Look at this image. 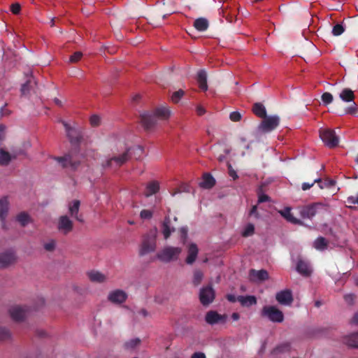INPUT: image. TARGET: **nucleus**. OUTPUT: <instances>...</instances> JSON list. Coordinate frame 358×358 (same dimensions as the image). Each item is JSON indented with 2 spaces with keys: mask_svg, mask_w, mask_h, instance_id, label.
Wrapping results in <instances>:
<instances>
[{
  "mask_svg": "<svg viewBox=\"0 0 358 358\" xmlns=\"http://www.w3.org/2000/svg\"><path fill=\"white\" fill-rule=\"evenodd\" d=\"M10 338V331L6 328L0 327V341L7 340Z\"/></svg>",
  "mask_w": 358,
  "mask_h": 358,
  "instance_id": "obj_46",
  "label": "nucleus"
},
{
  "mask_svg": "<svg viewBox=\"0 0 358 358\" xmlns=\"http://www.w3.org/2000/svg\"><path fill=\"white\" fill-rule=\"evenodd\" d=\"M224 17H225L226 20L229 22H233L235 19V16L234 15H226V13L224 12Z\"/></svg>",
  "mask_w": 358,
  "mask_h": 358,
  "instance_id": "obj_62",
  "label": "nucleus"
},
{
  "mask_svg": "<svg viewBox=\"0 0 358 358\" xmlns=\"http://www.w3.org/2000/svg\"><path fill=\"white\" fill-rule=\"evenodd\" d=\"M54 159L61 165L62 168H71L76 169L79 165V162L73 161L70 154L65 155L63 157H55Z\"/></svg>",
  "mask_w": 358,
  "mask_h": 358,
  "instance_id": "obj_14",
  "label": "nucleus"
},
{
  "mask_svg": "<svg viewBox=\"0 0 358 358\" xmlns=\"http://www.w3.org/2000/svg\"><path fill=\"white\" fill-rule=\"evenodd\" d=\"M298 210L301 218L311 220L317 215H323L329 212V206L326 203L317 202L299 206Z\"/></svg>",
  "mask_w": 358,
  "mask_h": 358,
  "instance_id": "obj_4",
  "label": "nucleus"
},
{
  "mask_svg": "<svg viewBox=\"0 0 358 358\" xmlns=\"http://www.w3.org/2000/svg\"><path fill=\"white\" fill-rule=\"evenodd\" d=\"M10 315L15 321H22L28 315L29 310L26 307L16 306L12 307L10 310Z\"/></svg>",
  "mask_w": 358,
  "mask_h": 358,
  "instance_id": "obj_13",
  "label": "nucleus"
},
{
  "mask_svg": "<svg viewBox=\"0 0 358 358\" xmlns=\"http://www.w3.org/2000/svg\"><path fill=\"white\" fill-rule=\"evenodd\" d=\"M353 104L345 109V113L358 116V108L355 101H352Z\"/></svg>",
  "mask_w": 358,
  "mask_h": 358,
  "instance_id": "obj_43",
  "label": "nucleus"
},
{
  "mask_svg": "<svg viewBox=\"0 0 358 358\" xmlns=\"http://www.w3.org/2000/svg\"><path fill=\"white\" fill-rule=\"evenodd\" d=\"M15 221L19 224H28L33 222L31 217L26 211H22L17 214Z\"/></svg>",
  "mask_w": 358,
  "mask_h": 358,
  "instance_id": "obj_33",
  "label": "nucleus"
},
{
  "mask_svg": "<svg viewBox=\"0 0 358 358\" xmlns=\"http://www.w3.org/2000/svg\"><path fill=\"white\" fill-rule=\"evenodd\" d=\"M108 300L115 304H121L127 299V293L122 289H115L108 293Z\"/></svg>",
  "mask_w": 358,
  "mask_h": 358,
  "instance_id": "obj_11",
  "label": "nucleus"
},
{
  "mask_svg": "<svg viewBox=\"0 0 358 358\" xmlns=\"http://www.w3.org/2000/svg\"><path fill=\"white\" fill-rule=\"evenodd\" d=\"M320 137L325 145L329 148H334L338 145L339 138L336 136L335 131L333 129H321L320 130Z\"/></svg>",
  "mask_w": 358,
  "mask_h": 358,
  "instance_id": "obj_6",
  "label": "nucleus"
},
{
  "mask_svg": "<svg viewBox=\"0 0 358 358\" xmlns=\"http://www.w3.org/2000/svg\"><path fill=\"white\" fill-rule=\"evenodd\" d=\"M159 189V184L157 181H152L149 182L145 188V196H150L154 194H156Z\"/></svg>",
  "mask_w": 358,
  "mask_h": 358,
  "instance_id": "obj_31",
  "label": "nucleus"
},
{
  "mask_svg": "<svg viewBox=\"0 0 358 358\" xmlns=\"http://www.w3.org/2000/svg\"><path fill=\"white\" fill-rule=\"evenodd\" d=\"M56 247V243L54 240H50L43 245L44 249L48 252H52L55 250Z\"/></svg>",
  "mask_w": 358,
  "mask_h": 358,
  "instance_id": "obj_49",
  "label": "nucleus"
},
{
  "mask_svg": "<svg viewBox=\"0 0 358 358\" xmlns=\"http://www.w3.org/2000/svg\"><path fill=\"white\" fill-rule=\"evenodd\" d=\"M314 248L318 250H324L327 248V241L323 237H318L313 243Z\"/></svg>",
  "mask_w": 358,
  "mask_h": 358,
  "instance_id": "obj_36",
  "label": "nucleus"
},
{
  "mask_svg": "<svg viewBox=\"0 0 358 358\" xmlns=\"http://www.w3.org/2000/svg\"><path fill=\"white\" fill-rule=\"evenodd\" d=\"M196 110L197 115H199V116L203 115L206 113L205 108L203 107H202L201 106H198L196 107Z\"/></svg>",
  "mask_w": 358,
  "mask_h": 358,
  "instance_id": "obj_61",
  "label": "nucleus"
},
{
  "mask_svg": "<svg viewBox=\"0 0 358 358\" xmlns=\"http://www.w3.org/2000/svg\"><path fill=\"white\" fill-rule=\"evenodd\" d=\"M321 99H322L323 103L325 106L329 105L331 103H332L333 99H334L332 94L329 92L323 93L321 96Z\"/></svg>",
  "mask_w": 358,
  "mask_h": 358,
  "instance_id": "obj_41",
  "label": "nucleus"
},
{
  "mask_svg": "<svg viewBox=\"0 0 358 358\" xmlns=\"http://www.w3.org/2000/svg\"><path fill=\"white\" fill-rule=\"evenodd\" d=\"M17 257L14 252L6 251L0 254V269L7 268L16 262Z\"/></svg>",
  "mask_w": 358,
  "mask_h": 358,
  "instance_id": "obj_12",
  "label": "nucleus"
},
{
  "mask_svg": "<svg viewBox=\"0 0 358 358\" xmlns=\"http://www.w3.org/2000/svg\"><path fill=\"white\" fill-rule=\"evenodd\" d=\"M229 175L234 180H236L238 177L236 172L232 169L231 165L229 166Z\"/></svg>",
  "mask_w": 358,
  "mask_h": 358,
  "instance_id": "obj_59",
  "label": "nucleus"
},
{
  "mask_svg": "<svg viewBox=\"0 0 358 358\" xmlns=\"http://www.w3.org/2000/svg\"><path fill=\"white\" fill-rule=\"evenodd\" d=\"M262 316L267 317L273 322H282L284 315L281 310L273 306H265L262 310Z\"/></svg>",
  "mask_w": 358,
  "mask_h": 358,
  "instance_id": "obj_7",
  "label": "nucleus"
},
{
  "mask_svg": "<svg viewBox=\"0 0 358 358\" xmlns=\"http://www.w3.org/2000/svg\"><path fill=\"white\" fill-rule=\"evenodd\" d=\"M227 299L230 302H232V303H234L236 302L237 300V297H236L233 294H228L227 296Z\"/></svg>",
  "mask_w": 358,
  "mask_h": 358,
  "instance_id": "obj_64",
  "label": "nucleus"
},
{
  "mask_svg": "<svg viewBox=\"0 0 358 358\" xmlns=\"http://www.w3.org/2000/svg\"><path fill=\"white\" fill-rule=\"evenodd\" d=\"M237 300L241 306L249 307L257 303V299L254 296H238Z\"/></svg>",
  "mask_w": 358,
  "mask_h": 358,
  "instance_id": "obj_28",
  "label": "nucleus"
},
{
  "mask_svg": "<svg viewBox=\"0 0 358 358\" xmlns=\"http://www.w3.org/2000/svg\"><path fill=\"white\" fill-rule=\"evenodd\" d=\"M193 26L199 31H205L209 27V22L205 17H199L194 20Z\"/></svg>",
  "mask_w": 358,
  "mask_h": 358,
  "instance_id": "obj_26",
  "label": "nucleus"
},
{
  "mask_svg": "<svg viewBox=\"0 0 358 358\" xmlns=\"http://www.w3.org/2000/svg\"><path fill=\"white\" fill-rule=\"evenodd\" d=\"M250 280L252 282H259L268 279V273L264 269H250L249 271Z\"/></svg>",
  "mask_w": 358,
  "mask_h": 358,
  "instance_id": "obj_16",
  "label": "nucleus"
},
{
  "mask_svg": "<svg viewBox=\"0 0 358 358\" xmlns=\"http://www.w3.org/2000/svg\"><path fill=\"white\" fill-rule=\"evenodd\" d=\"M197 82L199 88L203 91L208 90L207 74L204 70H200L197 74Z\"/></svg>",
  "mask_w": 358,
  "mask_h": 358,
  "instance_id": "obj_27",
  "label": "nucleus"
},
{
  "mask_svg": "<svg viewBox=\"0 0 358 358\" xmlns=\"http://www.w3.org/2000/svg\"><path fill=\"white\" fill-rule=\"evenodd\" d=\"M131 148L124 147L122 150L113 151L112 155L101 163L103 169H116L127 163L131 157Z\"/></svg>",
  "mask_w": 358,
  "mask_h": 358,
  "instance_id": "obj_2",
  "label": "nucleus"
},
{
  "mask_svg": "<svg viewBox=\"0 0 358 358\" xmlns=\"http://www.w3.org/2000/svg\"><path fill=\"white\" fill-rule=\"evenodd\" d=\"M290 207H285L279 211L280 214L289 222L293 224H303L299 220L296 219L291 213Z\"/></svg>",
  "mask_w": 358,
  "mask_h": 358,
  "instance_id": "obj_23",
  "label": "nucleus"
},
{
  "mask_svg": "<svg viewBox=\"0 0 358 358\" xmlns=\"http://www.w3.org/2000/svg\"><path fill=\"white\" fill-rule=\"evenodd\" d=\"M199 296L201 304L204 306H207L214 301L215 292L212 285H208L200 289Z\"/></svg>",
  "mask_w": 358,
  "mask_h": 358,
  "instance_id": "obj_9",
  "label": "nucleus"
},
{
  "mask_svg": "<svg viewBox=\"0 0 358 358\" xmlns=\"http://www.w3.org/2000/svg\"><path fill=\"white\" fill-rule=\"evenodd\" d=\"M215 185V180L211 174L206 173L203 176V180L199 183L200 187L204 189H211Z\"/></svg>",
  "mask_w": 358,
  "mask_h": 358,
  "instance_id": "obj_24",
  "label": "nucleus"
},
{
  "mask_svg": "<svg viewBox=\"0 0 358 358\" xmlns=\"http://www.w3.org/2000/svg\"><path fill=\"white\" fill-rule=\"evenodd\" d=\"M152 210L144 209L141 211L140 217L143 220H149L152 218Z\"/></svg>",
  "mask_w": 358,
  "mask_h": 358,
  "instance_id": "obj_45",
  "label": "nucleus"
},
{
  "mask_svg": "<svg viewBox=\"0 0 358 358\" xmlns=\"http://www.w3.org/2000/svg\"><path fill=\"white\" fill-rule=\"evenodd\" d=\"M63 125L65 127L66 135L69 138L71 143H77L80 142V136L78 134V131L65 122H63Z\"/></svg>",
  "mask_w": 358,
  "mask_h": 358,
  "instance_id": "obj_17",
  "label": "nucleus"
},
{
  "mask_svg": "<svg viewBox=\"0 0 358 358\" xmlns=\"http://www.w3.org/2000/svg\"><path fill=\"white\" fill-rule=\"evenodd\" d=\"M170 113V110L166 107L157 108L153 113L144 112L141 115V124L145 130H150L157 124V118L168 119Z\"/></svg>",
  "mask_w": 358,
  "mask_h": 358,
  "instance_id": "obj_3",
  "label": "nucleus"
},
{
  "mask_svg": "<svg viewBox=\"0 0 358 358\" xmlns=\"http://www.w3.org/2000/svg\"><path fill=\"white\" fill-rule=\"evenodd\" d=\"M203 278V273L199 270H196L194 272L192 283L194 286H198L202 281Z\"/></svg>",
  "mask_w": 358,
  "mask_h": 358,
  "instance_id": "obj_39",
  "label": "nucleus"
},
{
  "mask_svg": "<svg viewBox=\"0 0 358 358\" xmlns=\"http://www.w3.org/2000/svg\"><path fill=\"white\" fill-rule=\"evenodd\" d=\"M343 343L350 348H358V332L344 336Z\"/></svg>",
  "mask_w": 358,
  "mask_h": 358,
  "instance_id": "obj_22",
  "label": "nucleus"
},
{
  "mask_svg": "<svg viewBox=\"0 0 358 358\" xmlns=\"http://www.w3.org/2000/svg\"><path fill=\"white\" fill-rule=\"evenodd\" d=\"M9 201L8 196L0 199V222H3L9 210Z\"/></svg>",
  "mask_w": 358,
  "mask_h": 358,
  "instance_id": "obj_19",
  "label": "nucleus"
},
{
  "mask_svg": "<svg viewBox=\"0 0 358 358\" xmlns=\"http://www.w3.org/2000/svg\"><path fill=\"white\" fill-rule=\"evenodd\" d=\"M255 232L254 225H247L245 229L242 231V236L244 237H248L252 236Z\"/></svg>",
  "mask_w": 358,
  "mask_h": 358,
  "instance_id": "obj_50",
  "label": "nucleus"
},
{
  "mask_svg": "<svg viewBox=\"0 0 358 358\" xmlns=\"http://www.w3.org/2000/svg\"><path fill=\"white\" fill-rule=\"evenodd\" d=\"M83 56V53L81 52H76L70 57V62L76 63L78 62Z\"/></svg>",
  "mask_w": 358,
  "mask_h": 358,
  "instance_id": "obj_53",
  "label": "nucleus"
},
{
  "mask_svg": "<svg viewBox=\"0 0 358 358\" xmlns=\"http://www.w3.org/2000/svg\"><path fill=\"white\" fill-rule=\"evenodd\" d=\"M182 252V248L172 245H165L158 250L154 259L158 260L163 264H169L176 262Z\"/></svg>",
  "mask_w": 358,
  "mask_h": 358,
  "instance_id": "obj_5",
  "label": "nucleus"
},
{
  "mask_svg": "<svg viewBox=\"0 0 358 358\" xmlns=\"http://www.w3.org/2000/svg\"><path fill=\"white\" fill-rule=\"evenodd\" d=\"M158 233L157 229L153 227L142 236L138 250L139 257H144L156 251Z\"/></svg>",
  "mask_w": 358,
  "mask_h": 358,
  "instance_id": "obj_1",
  "label": "nucleus"
},
{
  "mask_svg": "<svg viewBox=\"0 0 358 358\" xmlns=\"http://www.w3.org/2000/svg\"><path fill=\"white\" fill-rule=\"evenodd\" d=\"M80 207V201L78 200H75L73 202V204L69 206V212L72 217H75L76 220L78 222H82L83 220L79 218L77 215L78 213Z\"/></svg>",
  "mask_w": 358,
  "mask_h": 358,
  "instance_id": "obj_34",
  "label": "nucleus"
},
{
  "mask_svg": "<svg viewBox=\"0 0 358 358\" xmlns=\"http://www.w3.org/2000/svg\"><path fill=\"white\" fill-rule=\"evenodd\" d=\"M339 97L344 102H351L354 101L355 96L351 89L344 88L339 94Z\"/></svg>",
  "mask_w": 358,
  "mask_h": 358,
  "instance_id": "obj_29",
  "label": "nucleus"
},
{
  "mask_svg": "<svg viewBox=\"0 0 358 358\" xmlns=\"http://www.w3.org/2000/svg\"><path fill=\"white\" fill-rule=\"evenodd\" d=\"M268 200H269V196L268 195L264 194H262L259 195V197H258V203H259L268 201Z\"/></svg>",
  "mask_w": 358,
  "mask_h": 358,
  "instance_id": "obj_58",
  "label": "nucleus"
},
{
  "mask_svg": "<svg viewBox=\"0 0 358 358\" xmlns=\"http://www.w3.org/2000/svg\"><path fill=\"white\" fill-rule=\"evenodd\" d=\"M347 202L350 204L358 205V194L357 196H350L348 197Z\"/></svg>",
  "mask_w": 358,
  "mask_h": 358,
  "instance_id": "obj_56",
  "label": "nucleus"
},
{
  "mask_svg": "<svg viewBox=\"0 0 358 358\" xmlns=\"http://www.w3.org/2000/svg\"><path fill=\"white\" fill-rule=\"evenodd\" d=\"M275 299L280 304L289 306L293 301L292 292L289 289L280 291L276 294Z\"/></svg>",
  "mask_w": 358,
  "mask_h": 358,
  "instance_id": "obj_15",
  "label": "nucleus"
},
{
  "mask_svg": "<svg viewBox=\"0 0 358 358\" xmlns=\"http://www.w3.org/2000/svg\"><path fill=\"white\" fill-rule=\"evenodd\" d=\"M252 112L259 117L264 118L266 116V108L262 103H255L252 106Z\"/></svg>",
  "mask_w": 358,
  "mask_h": 358,
  "instance_id": "obj_32",
  "label": "nucleus"
},
{
  "mask_svg": "<svg viewBox=\"0 0 358 358\" xmlns=\"http://www.w3.org/2000/svg\"><path fill=\"white\" fill-rule=\"evenodd\" d=\"M90 122L92 127H97L101 123V117L97 115H93L90 117Z\"/></svg>",
  "mask_w": 358,
  "mask_h": 358,
  "instance_id": "obj_51",
  "label": "nucleus"
},
{
  "mask_svg": "<svg viewBox=\"0 0 358 358\" xmlns=\"http://www.w3.org/2000/svg\"><path fill=\"white\" fill-rule=\"evenodd\" d=\"M345 31V27L343 24H336L332 29V34L335 36L341 35Z\"/></svg>",
  "mask_w": 358,
  "mask_h": 358,
  "instance_id": "obj_40",
  "label": "nucleus"
},
{
  "mask_svg": "<svg viewBox=\"0 0 358 358\" xmlns=\"http://www.w3.org/2000/svg\"><path fill=\"white\" fill-rule=\"evenodd\" d=\"M87 275L92 282L103 283L107 280V276L99 271H90L87 273Z\"/></svg>",
  "mask_w": 358,
  "mask_h": 358,
  "instance_id": "obj_18",
  "label": "nucleus"
},
{
  "mask_svg": "<svg viewBox=\"0 0 358 358\" xmlns=\"http://www.w3.org/2000/svg\"><path fill=\"white\" fill-rule=\"evenodd\" d=\"M227 318L226 315H220L215 310H210L206 313L205 320L208 324L213 325L225 323Z\"/></svg>",
  "mask_w": 358,
  "mask_h": 358,
  "instance_id": "obj_10",
  "label": "nucleus"
},
{
  "mask_svg": "<svg viewBox=\"0 0 358 358\" xmlns=\"http://www.w3.org/2000/svg\"><path fill=\"white\" fill-rule=\"evenodd\" d=\"M161 232L164 236V240H167L172 232L175 231L173 227H171L170 225H162Z\"/></svg>",
  "mask_w": 358,
  "mask_h": 358,
  "instance_id": "obj_38",
  "label": "nucleus"
},
{
  "mask_svg": "<svg viewBox=\"0 0 358 358\" xmlns=\"http://www.w3.org/2000/svg\"><path fill=\"white\" fill-rule=\"evenodd\" d=\"M185 94V92L182 90H179L178 91H176L173 93L171 96V100L173 103H178L180 99Z\"/></svg>",
  "mask_w": 358,
  "mask_h": 358,
  "instance_id": "obj_44",
  "label": "nucleus"
},
{
  "mask_svg": "<svg viewBox=\"0 0 358 358\" xmlns=\"http://www.w3.org/2000/svg\"><path fill=\"white\" fill-rule=\"evenodd\" d=\"M16 155H11L8 152L4 150L3 148L0 149V165L7 166L12 159H15Z\"/></svg>",
  "mask_w": 358,
  "mask_h": 358,
  "instance_id": "obj_30",
  "label": "nucleus"
},
{
  "mask_svg": "<svg viewBox=\"0 0 358 358\" xmlns=\"http://www.w3.org/2000/svg\"><path fill=\"white\" fill-rule=\"evenodd\" d=\"M343 298H344L345 303L348 305L352 306L355 303V301L356 299V296H355V294L350 293V294H345Z\"/></svg>",
  "mask_w": 358,
  "mask_h": 358,
  "instance_id": "obj_47",
  "label": "nucleus"
},
{
  "mask_svg": "<svg viewBox=\"0 0 358 358\" xmlns=\"http://www.w3.org/2000/svg\"><path fill=\"white\" fill-rule=\"evenodd\" d=\"M257 206H253L250 211V216L253 215L255 217H257Z\"/></svg>",
  "mask_w": 358,
  "mask_h": 358,
  "instance_id": "obj_63",
  "label": "nucleus"
},
{
  "mask_svg": "<svg viewBox=\"0 0 358 358\" xmlns=\"http://www.w3.org/2000/svg\"><path fill=\"white\" fill-rule=\"evenodd\" d=\"M280 124V117L278 115L266 116L263 118L258 129L264 133L271 132L275 129Z\"/></svg>",
  "mask_w": 358,
  "mask_h": 358,
  "instance_id": "obj_8",
  "label": "nucleus"
},
{
  "mask_svg": "<svg viewBox=\"0 0 358 358\" xmlns=\"http://www.w3.org/2000/svg\"><path fill=\"white\" fill-rule=\"evenodd\" d=\"M33 84H36L33 78H29L25 83L21 87V93L22 95H27L29 93L31 89L33 87Z\"/></svg>",
  "mask_w": 358,
  "mask_h": 358,
  "instance_id": "obj_35",
  "label": "nucleus"
},
{
  "mask_svg": "<svg viewBox=\"0 0 358 358\" xmlns=\"http://www.w3.org/2000/svg\"><path fill=\"white\" fill-rule=\"evenodd\" d=\"M141 343V341L138 338H131L124 343L123 348L125 351L133 352L140 345Z\"/></svg>",
  "mask_w": 358,
  "mask_h": 358,
  "instance_id": "obj_25",
  "label": "nucleus"
},
{
  "mask_svg": "<svg viewBox=\"0 0 358 358\" xmlns=\"http://www.w3.org/2000/svg\"><path fill=\"white\" fill-rule=\"evenodd\" d=\"M199 249L195 243H191L189 245L187 250V257L186 258V263L187 264H192L198 255Z\"/></svg>",
  "mask_w": 358,
  "mask_h": 358,
  "instance_id": "obj_21",
  "label": "nucleus"
},
{
  "mask_svg": "<svg viewBox=\"0 0 358 358\" xmlns=\"http://www.w3.org/2000/svg\"><path fill=\"white\" fill-rule=\"evenodd\" d=\"M296 269L301 275L306 277L310 275L312 273L309 264L301 259L298 261Z\"/></svg>",
  "mask_w": 358,
  "mask_h": 358,
  "instance_id": "obj_20",
  "label": "nucleus"
},
{
  "mask_svg": "<svg viewBox=\"0 0 358 358\" xmlns=\"http://www.w3.org/2000/svg\"><path fill=\"white\" fill-rule=\"evenodd\" d=\"M316 182L320 184L322 182V180L320 178H317L312 183L303 182L302 184L301 188L303 191L308 190L310 187H312L314 185V184ZM320 188H323V187L321 185H320Z\"/></svg>",
  "mask_w": 358,
  "mask_h": 358,
  "instance_id": "obj_48",
  "label": "nucleus"
},
{
  "mask_svg": "<svg viewBox=\"0 0 358 358\" xmlns=\"http://www.w3.org/2000/svg\"><path fill=\"white\" fill-rule=\"evenodd\" d=\"M177 222L178 218L174 215H172L171 213H169L167 217H166V220L163 224H170L172 221Z\"/></svg>",
  "mask_w": 358,
  "mask_h": 358,
  "instance_id": "obj_54",
  "label": "nucleus"
},
{
  "mask_svg": "<svg viewBox=\"0 0 358 358\" xmlns=\"http://www.w3.org/2000/svg\"><path fill=\"white\" fill-rule=\"evenodd\" d=\"M290 345L288 343H282L272 350V354L277 355L289 351Z\"/></svg>",
  "mask_w": 358,
  "mask_h": 358,
  "instance_id": "obj_37",
  "label": "nucleus"
},
{
  "mask_svg": "<svg viewBox=\"0 0 358 358\" xmlns=\"http://www.w3.org/2000/svg\"><path fill=\"white\" fill-rule=\"evenodd\" d=\"M59 224H72V222L67 215H64L60 217Z\"/></svg>",
  "mask_w": 358,
  "mask_h": 358,
  "instance_id": "obj_57",
  "label": "nucleus"
},
{
  "mask_svg": "<svg viewBox=\"0 0 358 358\" xmlns=\"http://www.w3.org/2000/svg\"><path fill=\"white\" fill-rule=\"evenodd\" d=\"M10 10L13 14H18L20 11V5L19 3H13Z\"/></svg>",
  "mask_w": 358,
  "mask_h": 358,
  "instance_id": "obj_55",
  "label": "nucleus"
},
{
  "mask_svg": "<svg viewBox=\"0 0 358 358\" xmlns=\"http://www.w3.org/2000/svg\"><path fill=\"white\" fill-rule=\"evenodd\" d=\"M241 114L238 111H234L230 113L229 118L233 122H238L241 120Z\"/></svg>",
  "mask_w": 358,
  "mask_h": 358,
  "instance_id": "obj_52",
  "label": "nucleus"
},
{
  "mask_svg": "<svg viewBox=\"0 0 358 358\" xmlns=\"http://www.w3.org/2000/svg\"><path fill=\"white\" fill-rule=\"evenodd\" d=\"M191 358H206V357L203 352H196L192 355Z\"/></svg>",
  "mask_w": 358,
  "mask_h": 358,
  "instance_id": "obj_60",
  "label": "nucleus"
},
{
  "mask_svg": "<svg viewBox=\"0 0 358 358\" xmlns=\"http://www.w3.org/2000/svg\"><path fill=\"white\" fill-rule=\"evenodd\" d=\"M57 229L60 234L66 235L73 230V225H58Z\"/></svg>",
  "mask_w": 358,
  "mask_h": 358,
  "instance_id": "obj_42",
  "label": "nucleus"
}]
</instances>
